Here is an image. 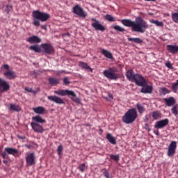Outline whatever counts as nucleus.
I'll use <instances>...</instances> for the list:
<instances>
[{"instance_id": "27", "label": "nucleus", "mask_w": 178, "mask_h": 178, "mask_svg": "<svg viewBox=\"0 0 178 178\" xmlns=\"http://www.w3.org/2000/svg\"><path fill=\"white\" fill-rule=\"evenodd\" d=\"M102 55H104L106 58H108V59H113V56L112 55V53H111L108 50H105L103 49L102 50Z\"/></svg>"}, {"instance_id": "60", "label": "nucleus", "mask_w": 178, "mask_h": 178, "mask_svg": "<svg viewBox=\"0 0 178 178\" xmlns=\"http://www.w3.org/2000/svg\"><path fill=\"white\" fill-rule=\"evenodd\" d=\"M145 126H148V124H146Z\"/></svg>"}, {"instance_id": "11", "label": "nucleus", "mask_w": 178, "mask_h": 178, "mask_svg": "<svg viewBox=\"0 0 178 178\" xmlns=\"http://www.w3.org/2000/svg\"><path fill=\"white\" fill-rule=\"evenodd\" d=\"M31 127H32V130L35 131V133H38L39 134H42L45 129H44V127L41 125V124H38L37 122H31Z\"/></svg>"}, {"instance_id": "42", "label": "nucleus", "mask_w": 178, "mask_h": 178, "mask_svg": "<svg viewBox=\"0 0 178 178\" xmlns=\"http://www.w3.org/2000/svg\"><path fill=\"white\" fill-rule=\"evenodd\" d=\"M172 113L175 115V116H177L178 111H177V106H175L172 109H171Z\"/></svg>"}, {"instance_id": "51", "label": "nucleus", "mask_w": 178, "mask_h": 178, "mask_svg": "<svg viewBox=\"0 0 178 178\" xmlns=\"http://www.w3.org/2000/svg\"><path fill=\"white\" fill-rule=\"evenodd\" d=\"M3 163L6 165L7 166H9V161L8 160H3Z\"/></svg>"}, {"instance_id": "6", "label": "nucleus", "mask_w": 178, "mask_h": 178, "mask_svg": "<svg viewBox=\"0 0 178 178\" xmlns=\"http://www.w3.org/2000/svg\"><path fill=\"white\" fill-rule=\"evenodd\" d=\"M118 72V69L115 67H110L103 72L104 76L109 80H118L119 79V74H115Z\"/></svg>"}, {"instance_id": "8", "label": "nucleus", "mask_w": 178, "mask_h": 178, "mask_svg": "<svg viewBox=\"0 0 178 178\" xmlns=\"http://www.w3.org/2000/svg\"><path fill=\"white\" fill-rule=\"evenodd\" d=\"M91 20H92V22H92L91 26L97 31L104 32L106 30V28H105L104 26V25L101 24V22L99 21H98L97 19L92 18Z\"/></svg>"}, {"instance_id": "12", "label": "nucleus", "mask_w": 178, "mask_h": 178, "mask_svg": "<svg viewBox=\"0 0 178 178\" xmlns=\"http://www.w3.org/2000/svg\"><path fill=\"white\" fill-rule=\"evenodd\" d=\"M10 86L9 83L5 81L3 79L0 78V92H6V91H9Z\"/></svg>"}, {"instance_id": "21", "label": "nucleus", "mask_w": 178, "mask_h": 178, "mask_svg": "<svg viewBox=\"0 0 178 178\" xmlns=\"http://www.w3.org/2000/svg\"><path fill=\"white\" fill-rule=\"evenodd\" d=\"M167 51L172 54V55H176L178 53V46L177 45H172L168 44L167 45Z\"/></svg>"}, {"instance_id": "31", "label": "nucleus", "mask_w": 178, "mask_h": 178, "mask_svg": "<svg viewBox=\"0 0 178 178\" xmlns=\"http://www.w3.org/2000/svg\"><path fill=\"white\" fill-rule=\"evenodd\" d=\"M136 108H137L140 115H143V113H144V112H145V107H144V106H143V104H137Z\"/></svg>"}, {"instance_id": "43", "label": "nucleus", "mask_w": 178, "mask_h": 178, "mask_svg": "<svg viewBox=\"0 0 178 178\" xmlns=\"http://www.w3.org/2000/svg\"><path fill=\"white\" fill-rule=\"evenodd\" d=\"M165 66L166 67H168V69H173V65H172V63H170V61H167L165 63Z\"/></svg>"}, {"instance_id": "59", "label": "nucleus", "mask_w": 178, "mask_h": 178, "mask_svg": "<svg viewBox=\"0 0 178 178\" xmlns=\"http://www.w3.org/2000/svg\"><path fill=\"white\" fill-rule=\"evenodd\" d=\"M1 163H2V161L0 160V166H1Z\"/></svg>"}, {"instance_id": "16", "label": "nucleus", "mask_w": 178, "mask_h": 178, "mask_svg": "<svg viewBox=\"0 0 178 178\" xmlns=\"http://www.w3.org/2000/svg\"><path fill=\"white\" fill-rule=\"evenodd\" d=\"M32 123H38L39 124L47 123V120H45V119H42L40 115L32 117Z\"/></svg>"}, {"instance_id": "36", "label": "nucleus", "mask_w": 178, "mask_h": 178, "mask_svg": "<svg viewBox=\"0 0 178 178\" xmlns=\"http://www.w3.org/2000/svg\"><path fill=\"white\" fill-rule=\"evenodd\" d=\"M114 30H116L117 31H119L120 33H123L124 31H126V29L124 28H122V26L119 25H115L113 26Z\"/></svg>"}, {"instance_id": "32", "label": "nucleus", "mask_w": 178, "mask_h": 178, "mask_svg": "<svg viewBox=\"0 0 178 178\" xmlns=\"http://www.w3.org/2000/svg\"><path fill=\"white\" fill-rule=\"evenodd\" d=\"M29 49H31V51H34V52H41V47L38 44L30 46Z\"/></svg>"}, {"instance_id": "13", "label": "nucleus", "mask_w": 178, "mask_h": 178, "mask_svg": "<svg viewBox=\"0 0 178 178\" xmlns=\"http://www.w3.org/2000/svg\"><path fill=\"white\" fill-rule=\"evenodd\" d=\"M169 124V119L165 118L164 120H161L157 121L154 125L155 129H163V127H166Z\"/></svg>"}, {"instance_id": "7", "label": "nucleus", "mask_w": 178, "mask_h": 178, "mask_svg": "<svg viewBox=\"0 0 178 178\" xmlns=\"http://www.w3.org/2000/svg\"><path fill=\"white\" fill-rule=\"evenodd\" d=\"M72 12L79 17H83V19H86V17L87 16V13H86L84 9H83L79 4H76L72 8Z\"/></svg>"}, {"instance_id": "37", "label": "nucleus", "mask_w": 178, "mask_h": 178, "mask_svg": "<svg viewBox=\"0 0 178 178\" xmlns=\"http://www.w3.org/2000/svg\"><path fill=\"white\" fill-rule=\"evenodd\" d=\"M58 155L62 156L63 155V146L60 145L57 149Z\"/></svg>"}, {"instance_id": "33", "label": "nucleus", "mask_w": 178, "mask_h": 178, "mask_svg": "<svg viewBox=\"0 0 178 178\" xmlns=\"http://www.w3.org/2000/svg\"><path fill=\"white\" fill-rule=\"evenodd\" d=\"M79 66H80V67H82V69H86V70H88V69L91 70V67L84 62H79Z\"/></svg>"}, {"instance_id": "48", "label": "nucleus", "mask_w": 178, "mask_h": 178, "mask_svg": "<svg viewBox=\"0 0 178 178\" xmlns=\"http://www.w3.org/2000/svg\"><path fill=\"white\" fill-rule=\"evenodd\" d=\"M151 117V115H146L144 118H143V120L144 122H148V120H149V118Z\"/></svg>"}, {"instance_id": "29", "label": "nucleus", "mask_w": 178, "mask_h": 178, "mask_svg": "<svg viewBox=\"0 0 178 178\" xmlns=\"http://www.w3.org/2000/svg\"><path fill=\"white\" fill-rule=\"evenodd\" d=\"M49 83L51 86H58L59 84V79L57 78H49Z\"/></svg>"}, {"instance_id": "47", "label": "nucleus", "mask_w": 178, "mask_h": 178, "mask_svg": "<svg viewBox=\"0 0 178 178\" xmlns=\"http://www.w3.org/2000/svg\"><path fill=\"white\" fill-rule=\"evenodd\" d=\"M12 10V6L11 5H7L6 8V13H9Z\"/></svg>"}, {"instance_id": "50", "label": "nucleus", "mask_w": 178, "mask_h": 178, "mask_svg": "<svg viewBox=\"0 0 178 178\" xmlns=\"http://www.w3.org/2000/svg\"><path fill=\"white\" fill-rule=\"evenodd\" d=\"M6 152H4L3 153L1 154V155L2 156V157L3 158V159H5V158H6Z\"/></svg>"}, {"instance_id": "49", "label": "nucleus", "mask_w": 178, "mask_h": 178, "mask_svg": "<svg viewBox=\"0 0 178 178\" xmlns=\"http://www.w3.org/2000/svg\"><path fill=\"white\" fill-rule=\"evenodd\" d=\"M3 69H6V70H9V65L5 64L3 65Z\"/></svg>"}, {"instance_id": "45", "label": "nucleus", "mask_w": 178, "mask_h": 178, "mask_svg": "<svg viewBox=\"0 0 178 178\" xmlns=\"http://www.w3.org/2000/svg\"><path fill=\"white\" fill-rule=\"evenodd\" d=\"M103 175L106 178H112V177H111V174L108 171H104Z\"/></svg>"}, {"instance_id": "23", "label": "nucleus", "mask_w": 178, "mask_h": 178, "mask_svg": "<svg viewBox=\"0 0 178 178\" xmlns=\"http://www.w3.org/2000/svg\"><path fill=\"white\" fill-rule=\"evenodd\" d=\"M164 101L167 105V106H173L175 104H176V99H175V97H170L168 99L165 98Z\"/></svg>"}, {"instance_id": "20", "label": "nucleus", "mask_w": 178, "mask_h": 178, "mask_svg": "<svg viewBox=\"0 0 178 178\" xmlns=\"http://www.w3.org/2000/svg\"><path fill=\"white\" fill-rule=\"evenodd\" d=\"M8 109L10 112H20V111H22L20 106L16 104H10L8 105Z\"/></svg>"}, {"instance_id": "55", "label": "nucleus", "mask_w": 178, "mask_h": 178, "mask_svg": "<svg viewBox=\"0 0 178 178\" xmlns=\"http://www.w3.org/2000/svg\"><path fill=\"white\" fill-rule=\"evenodd\" d=\"M108 97L109 98H111V99H113V96L111 94L108 93Z\"/></svg>"}, {"instance_id": "53", "label": "nucleus", "mask_w": 178, "mask_h": 178, "mask_svg": "<svg viewBox=\"0 0 178 178\" xmlns=\"http://www.w3.org/2000/svg\"><path fill=\"white\" fill-rule=\"evenodd\" d=\"M42 30H47V25H42L41 26Z\"/></svg>"}, {"instance_id": "58", "label": "nucleus", "mask_w": 178, "mask_h": 178, "mask_svg": "<svg viewBox=\"0 0 178 178\" xmlns=\"http://www.w3.org/2000/svg\"><path fill=\"white\" fill-rule=\"evenodd\" d=\"M2 154V147L0 146V155Z\"/></svg>"}, {"instance_id": "44", "label": "nucleus", "mask_w": 178, "mask_h": 178, "mask_svg": "<svg viewBox=\"0 0 178 178\" xmlns=\"http://www.w3.org/2000/svg\"><path fill=\"white\" fill-rule=\"evenodd\" d=\"M63 83H64L65 86H68V84H70V81L69 80V78L65 77L63 79Z\"/></svg>"}, {"instance_id": "52", "label": "nucleus", "mask_w": 178, "mask_h": 178, "mask_svg": "<svg viewBox=\"0 0 178 178\" xmlns=\"http://www.w3.org/2000/svg\"><path fill=\"white\" fill-rule=\"evenodd\" d=\"M154 134L156 135V136H159V130H154Z\"/></svg>"}, {"instance_id": "9", "label": "nucleus", "mask_w": 178, "mask_h": 178, "mask_svg": "<svg viewBox=\"0 0 178 178\" xmlns=\"http://www.w3.org/2000/svg\"><path fill=\"white\" fill-rule=\"evenodd\" d=\"M41 47L44 54H47V55H52V54L55 53V49H54V46L49 43L42 44Z\"/></svg>"}, {"instance_id": "14", "label": "nucleus", "mask_w": 178, "mask_h": 178, "mask_svg": "<svg viewBox=\"0 0 178 178\" xmlns=\"http://www.w3.org/2000/svg\"><path fill=\"white\" fill-rule=\"evenodd\" d=\"M176 141H172L169 147L168 151V156H173L176 153V147H177Z\"/></svg>"}, {"instance_id": "10", "label": "nucleus", "mask_w": 178, "mask_h": 178, "mask_svg": "<svg viewBox=\"0 0 178 178\" xmlns=\"http://www.w3.org/2000/svg\"><path fill=\"white\" fill-rule=\"evenodd\" d=\"M26 166H34L35 165V154L34 152L29 153L26 157Z\"/></svg>"}, {"instance_id": "41", "label": "nucleus", "mask_w": 178, "mask_h": 178, "mask_svg": "<svg viewBox=\"0 0 178 178\" xmlns=\"http://www.w3.org/2000/svg\"><path fill=\"white\" fill-rule=\"evenodd\" d=\"M78 169L79 170H80V172H81L82 173L84 172V171L86 170V164L83 163L81 164L78 166Z\"/></svg>"}, {"instance_id": "56", "label": "nucleus", "mask_w": 178, "mask_h": 178, "mask_svg": "<svg viewBox=\"0 0 178 178\" xmlns=\"http://www.w3.org/2000/svg\"><path fill=\"white\" fill-rule=\"evenodd\" d=\"M25 147L26 148H29V149H31V145H26Z\"/></svg>"}, {"instance_id": "24", "label": "nucleus", "mask_w": 178, "mask_h": 178, "mask_svg": "<svg viewBox=\"0 0 178 178\" xmlns=\"http://www.w3.org/2000/svg\"><path fill=\"white\" fill-rule=\"evenodd\" d=\"M33 112L38 115H44L45 113V108L42 106H38L33 108Z\"/></svg>"}, {"instance_id": "34", "label": "nucleus", "mask_w": 178, "mask_h": 178, "mask_svg": "<svg viewBox=\"0 0 178 178\" xmlns=\"http://www.w3.org/2000/svg\"><path fill=\"white\" fill-rule=\"evenodd\" d=\"M150 23L156 24L158 27H163V22H160L159 20H151Z\"/></svg>"}, {"instance_id": "28", "label": "nucleus", "mask_w": 178, "mask_h": 178, "mask_svg": "<svg viewBox=\"0 0 178 178\" xmlns=\"http://www.w3.org/2000/svg\"><path fill=\"white\" fill-rule=\"evenodd\" d=\"M152 116L154 120H158L159 118H162V113L159 111H154L152 113Z\"/></svg>"}, {"instance_id": "15", "label": "nucleus", "mask_w": 178, "mask_h": 178, "mask_svg": "<svg viewBox=\"0 0 178 178\" xmlns=\"http://www.w3.org/2000/svg\"><path fill=\"white\" fill-rule=\"evenodd\" d=\"M118 22H120L123 26L126 27H131L133 30V26L134 25V21H131V19H118Z\"/></svg>"}, {"instance_id": "46", "label": "nucleus", "mask_w": 178, "mask_h": 178, "mask_svg": "<svg viewBox=\"0 0 178 178\" xmlns=\"http://www.w3.org/2000/svg\"><path fill=\"white\" fill-rule=\"evenodd\" d=\"M25 91H27L28 92H32L33 94L37 93L35 90H33V89L30 88H25Z\"/></svg>"}, {"instance_id": "40", "label": "nucleus", "mask_w": 178, "mask_h": 178, "mask_svg": "<svg viewBox=\"0 0 178 178\" xmlns=\"http://www.w3.org/2000/svg\"><path fill=\"white\" fill-rule=\"evenodd\" d=\"M110 159H112L113 161H115L116 162H118V161L120 159V156H119V154H117V155L111 154L110 155Z\"/></svg>"}, {"instance_id": "4", "label": "nucleus", "mask_w": 178, "mask_h": 178, "mask_svg": "<svg viewBox=\"0 0 178 178\" xmlns=\"http://www.w3.org/2000/svg\"><path fill=\"white\" fill-rule=\"evenodd\" d=\"M137 116V109L136 108H130L123 116L122 122L127 124H131L136 121Z\"/></svg>"}, {"instance_id": "3", "label": "nucleus", "mask_w": 178, "mask_h": 178, "mask_svg": "<svg viewBox=\"0 0 178 178\" xmlns=\"http://www.w3.org/2000/svg\"><path fill=\"white\" fill-rule=\"evenodd\" d=\"M149 27V26L145 20L141 18V17H137L136 21H134L132 31H136V33H145V30Z\"/></svg>"}, {"instance_id": "5", "label": "nucleus", "mask_w": 178, "mask_h": 178, "mask_svg": "<svg viewBox=\"0 0 178 178\" xmlns=\"http://www.w3.org/2000/svg\"><path fill=\"white\" fill-rule=\"evenodd\" d=\"M54 94H57V95H60L61 97H66L67 95L71 98L72 101L74 102H79L80 101L79 98L76 97V93L74 91L69 90H55Z\"/></svg>"}, {"instance_id": "22", "label": "nucleus", "mask_w": 178, "mask_h": 178, "mask_svg": "<svg viewBox=\"0 0 178 178\" xmlns=\"http://www.w3.org/2000/svg\"><path fill=\"white\" fill-rule=\"evenodd\" d=\"M4 151L5 152H7L8 155H13V156H16V155L19 154V150L13 147H6L4 149Z\"/></svg>"}, {"instance_id": "26", "label": "nucleus", "mask_w": 178, "mask_h": 178, "mask_svg": "<svg viewBox=\"0 0 178 178\" xmlns=\"http://www.w3.org/2000/svg\"><path fill=\"white\" fill-rule=\"evenodd\" d=\"M128 41L135 44H143V40L140 38H128Z\"/></svg>"}, {"instance_id": "35", "label": "nucleus", "mask_w": 178, "mask_h": 178, "mask_svg": "<svg viewBox=\"0 0 178 178\" xmlns=\"http://www.w3.org/2000/svg\"><path fill=\"white\" fill-rule=\"evenodd\" d=\"M104 18L106 20H108V22H116V19L109 14L106 15Z\"/></svg>"}, {"instance_id": "57", "label": "nucleus", "mask_w": 178, "mask_h": 178, "mask_svg": "<svg viewBox=\"0 0 178 178\" xmlns=\"http://www.w3.org/2000/svg\"><path fill=\"white\" fill-rule=\"evenodd\" d=\"M145 1H147V2H150V1L155 2V1L156 0H145Z\"/></svg>"}, {"instance_id": "2", "label": "nucleus", "mask_w": 178, "mask_h": 178, "mask_svg": "<svg viewBox=\"0 0 178 178\" xmlns=\"http://www.w3.org/2000/svg\"><path fill=\"white\" fill-rule=\"evenodd\" d=\"M32 17L33 19V26L39 27L41 24V22H47V20L51 17V15L47 13L41 12L40 10H34L32 13Z\"/></svg>"}, {"instance_id": "54", "label": "nucleus", "mask_w": 178, "mask_h": 178, "mask_svg": "<svg viewBox=\"0 0 178 178\" xmlns=\"http://www.w3.org/2000/svg\"><path fill=\"white\" fill-rule=\"evenodd\" d=\"M21 140H24L26 138V136H18Z\"/></svg>"}, {"instance_id": "39", "label": "nucleus", "mask_w": 178, "mask_h": 178, "mask_svg": "<svg viewBox=\"0 0 178 178\" xmlns=\"http://www.w3.org/2000/svg\"><path fill=\"white\" fill-rule=\"evenodd\" d=\"M171 16L175 23H178V13H172Z\"/></svg>"}, {"instance_id": "25", "label": "nucleus", "mask_w": 178, "mask_h": 178, "mask_svg": "<svg viewBox=\"0 0 178 178\" xmlns=\"http://www.w3.org/2000/svg\"><path fill=\"white\" fill-rule=\"evenodd\" d=\"M106 138L108 140V141L109 143H111V144H113V145H115L116 144V138L115 137H113V136L111 134H108L106 135Z\"/></svg>"}, {"instance_id": "1", "label": "nucleus", "mask_w": 178, "mask_h": 178, "mask_svg": "<svg viewBox=\"0 0 178 178\" xmlns=\"http://www.w3.org/2000/svg\"><path fill=\"white\" fill-rule=\"evenodd\" d=\"M125 76L129 81L135 83L136 86H138L139 87H143L140 90V92L143 94H152L154 87L148 85L147 79L143 77V75L140 74H135L134 71L131 69L127 71Z\"/></svg>"}, {"instance_id": "17", "label": "nucleus", "mask_w": 178, "mask_h": 178, "mask_svg": "<svg viewBox=\"0 0 178 178\" xmlns=\"http://www.w3.org/2000/svg\"><path fill=\"white\" fill-rule=\"evenodd\" d=\"M47 99H49V101H52L53 102H55L56 104H65V102L63 101V99H60V97L56 96V95L48 96Z\"/></svg>"}, {"instance_id": "19", "label": "nucleus", "mask_w": 178, "mask_h": 178, "mask_svg": "<svg viewBox=\"0 0 178 178\" xmlns=\"http://www.w3.org/2000/svg\"><path fill=\"white\" fill-rule=\"evenodd\" d=\"M3 76L8 80H14V79H16V72L10 70H7L6 72L3 73Z\"/></svg>"}, {"instance_id": "30", "label": "nucleus", "mask_w": 178, "mask_h": 178, "mask_svg": "<svg viewBox=\"0 0 178 178\" xmlns=\"http://www.w3.org/2000/svg\"><path fill=\"white\" fill-rule=\"evenodd\" d=\"M159 92L160 95H166V94H170V90L166 88H160Z\"/></svg>"}, {"instance_id": "38", "label": "nucleus", "mask_w": 178, "mask_h": 178, "mask_svg": "<svg viewBox=\"0 0 178 178\" xmlns=\"http://www.w3.org/2000/svg\"><path fill=\"white\" fill-rule=\"evenodd\" d=\"M172 90L174 92H177L178 90V79L175 83H172Z\"/></svg>"}, {"instance_id": "18", "label": "nucleus", "mask_w": 178, "mask_h": 178, "mask_svg": "<svg viewBox=\"0 0 178 178\" xmlns=\"http://www.w3.org/2000/svg\"><path fill=\"white\" fill-rule=\"evenodd\" d=\"M26 42L30 44H39L41 42V39L37 35H33L26 39Z\"/></svg>"}]
</instances>
